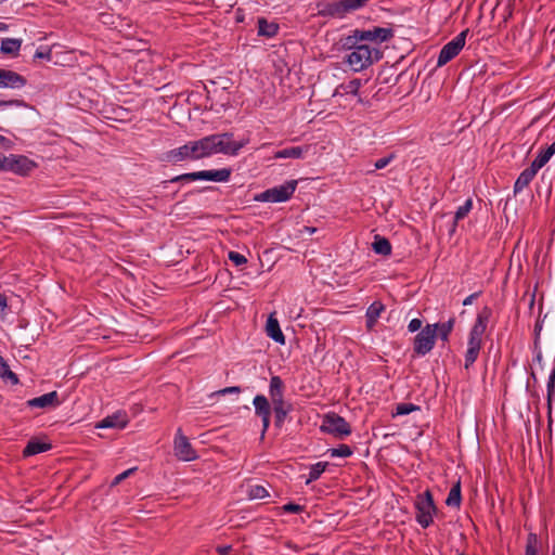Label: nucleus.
Instances as JSON below:
<instances>
[{
	"instance_id": "nucleus-48",
	"label": "nucleus",
	"mask_w": 555,
	"mask_h": 555,
	"mask_svg": "<svg viewBox=\"0 0 555 555\" xmlns=\"http://www.w3.org/2000/svg\"><path fill=\"white\" fill-rule=\"evenodd\" d=\"M271 401L273 404V410H275L278 408H282V409L291 408V405L284 401L283 397L271 399Z\"/></svg>"
},
{
	"instance_id": "nucleus-15",
	"label": "nucleus",
	"mask_w": 555,
	"mask_h": 555,
	"mask_svg": "<svg viewBox=\"0 0 555 555\" xmlns=\"http://www.w3.org/2000/svg\"><path fill=\"white\" fill-rule=\"evenodd\" d=\"M357 34H359L360 40L363 41H375L378 40L380 42L387 41L392 38L393 33L390 28L375 27L372 30H359L357 29Z\"/></svg>"
},
{
	"instance_id": "nucleus-4",
	"label": "nucleus",
	"mask_w": 555,
	"mask_h": 555,
	"mask_svg": "<svg viewBox=\"0 0 555 555\" xmlns=\"http://www.w3.org/2000/svg\"><path fill=\"white\" fill-rule=\"evenodd\" d=\"M415 508L417 522L423 528H428L433 522V515L437 512L433 494L429 490L416 496Z\"/></svg>"
},
{
	"instance_id": "nucleus-3",
	"label": "nucleus",
	"mask_w": 555,
	"mask_h": 555,
	"mask_svg": "<svg viewBox=\"0 0 555 555\" xmlns=\"http://www.w3.org/2000/svg\"><path fill=\"white\" fill-rule=\"evenodd\" d=\"M382 57L380 52L376 49H372L367 44H360L356 47L346 56V63L354 72H361L373 64L374 61H378Z\"/></svg>"
},
{
	"instance_id": "nucleus-42",
	"label": "nucleus",
	"mask_w": 555,
	"mask_h": 555,
	"mask_svg": "<svg viewBox=\"0 0 555 555\" xmlns=\"http://www.w3.org/2000/svg\"><path fill=\"white\" fill-rule=\"evenodd\" d=\"M229 259L235 264V266H242L247 262V259L244 255H241L236 251H230L229 253Z\"/></svg>"
},
{
	"instance_id": "nucleus-21",
	"label": "nucleus",
	"mask_w": 555,
	"mask_h": 555,
	"mask_svg": "<svg viewBox=\"0 0 555 555\" xmlns=\"http://www.w3.org/2000/svg\"><path fill=\"white\" fill-rule=\"evenodd\" d=\"M51 449V444L47 442H41L39 440L33 439L29 440L25 449L23 450L24 456H31L41 452H46Z\"/></svg>"
},
{
	"instance_id": "nucleus-40",
	"label": "nucleus",
	"mask_w": 555,
	"mask_h": 555,
	"mask_svg": "<svg viewBox=\"0 0 555 555\" xmlns=\"http://www.w3.org/2000/svg\"><path fill=\"white\" fill-rule=\"evenodd\" d=\"M332 456H341L348 457L352 454V451L349 446L340 444L338 448L331 449Z\"/></svg>"
},
{
	"instance_id": "nucleus-46",
	"label": "nucleus",
	"mask_w": 555,
	"mask_h": 555,
	"mask_svg": "<svg viewBox=\"0 0 555 555\" xmlns=\"http://www.w3.org/2000/svg\"><path fill=\"white\" fill-rule=\"evenodd\" d=\"M551 157L552 155H550V153L546 150H544L537 156L535 159L538 160V163L544 166L551 159Z\"/></svg>"
},
{
	"instance_id": "nucleus-59",
	"label": "nucleus",
	"mask_w": 555,
	"mask_h": 555,
	"mask_svg": "<svg viewBox=\"0 0 555 555\" xmlns=\"http://www.w3.org/2000/svg\"><path fill=\"white\" fill-rule=\"evenodd\" d=\"M7 29H8V25L2 23V22H0V31H4Z\"/></svg>"
},
{
	"instance_id": "nucleus-12",
	"label": "nucleus",
	"mask_w": 555,
	"mask_h": 555,
	"mask_svg": "<svg viewBox=\"0 0 555 555\" xmlns=\"http://www.w3.org/2000/svg\"><path fill=\"white\" fill-rule=\"evenodd\" d=\"M166 159L169 163L177 164L184 160H198L199 158L194 142L189 141L184 145L167 152Z\"/></svg>"
},
{
	"instance_id": "nucleus-29",
	"label": "nucleus",
	"mask_w": 555,
	"mask_h": 555,
	"mask_svg": "<svg viewBox=\"0 0 555 555\" xmlns=\"http://www.w3.org/2000/svg\"><path fill=\"white\" fill-rule=\"evenodd\" d=\"M284 384L280 376H272L270 379L269 393L270 398L283 397Z\"/></svg>"
},
{
	"instance_id": "nucleus-17",
	"label": "nucleus",
	"mask_w": 555,
	"mask_h": 555,
	"mask_svg": "<svg viewBox=\"0 0 555 555\" xmlns=\"http://www.w3.org/2000/svg\"><path fill=\"white\" fill-rule=\"evenodd\" d=\"M267 335L272 338L275 343L281 345L285 344L284 334L280 327V323L278 319L274 317V313H271L267 320L266 324Z\"/></svg>"
},
{
	"instance_id": "nucleus-55",
	"label": "nucleus",
	"mask_w": 555,
	"mask_h": 555,
	"mask_svg": "<svg viewBox=\"0 0 555 555\" xmlns=\"http://www.w3.org/2000/svg\"><path fill=\"white\" fill-rule=\"evenodd\" d=\"M7 297L0 294V310L3 311L7 308Z\"/></svg>"
},
{
	"instance_id": "nucleus-34",
	"label": "nucleus",
	"mask_w": 555,
	"mask_h": 555,
	"mask_svg": "<svg viewBox=\"0 0 555 555\" xmlns=\"http://www.w3.org/2000/svg\"><path fill=\"white\" fill-rule=\"evenodd\" d=\"M207 170L183 173L178 176L171 180V182L186 180V181H196V180H206Z\"/></svg>"
},
{
	"instance_id": "nucleus-30",
	"label": "nucleus",
	"mask_w": 555,
	"mask_h": 555,
	"mask_svg": "<svg viewBox=\"0 0 555 555\" xmlns=\"http://www.w3.org/2000/svg\"><path fill=\"white\" fill-rule=\"evenodd\" d=\"M231 169L222 168L219 170H207L206 180L216 182H227L230 179Z\"/></svg>"
},
{
	"instance_id": "nucleus-20",
	"label": "nucleus",
	"mask_w": 555,
	"mask_h": 555,
	"mask_svg": "<svg viewBox=\"0 0 555 555\" xmlns=\"http://www.w3.org/2000/svg\"><path fill=\"white\" fill-rule=\"evenodd\" d=\"M199 159L214 155L210 135L193 141Z\"/></svg>"
},
{
	"instance_id": "nucleus-16",
	"label": "nucleus",
	"mask_w": 555,
	"mask_h": 555,
	"mask_svg": "<svg viewBox=\"0 0 555 555\" xmlns=\"http://www.w3.org/2000/svg\"><path fill=\"white\" fill-rule=\"evenodd\" d=\"M60 404H61V401L59 399V393L56 391H51V392L44 393L40 397L33 398L27 401V405L29 408H36V409L54 408Z\"/></svg>"
},
{
	"instance_id": "nucleus-39",
	"label": "nucleus",
	"mask_w": 555,
	"mask_h": 555,
	"mask_svg": "<svg viewBox=\"0 0 555 555\" xmlns=\"http://www.w3.org/2000/svg\"><path fill=\"white\" fill-rule=\"evenodd\" d=\"M420 406L413 403H399L396 406V415H406L411 412L418 411Z\"/></svg>"
},
{
	"instance_id": "nucleus-25",
	"label": "nucleus",
	"mask_w": 555,
	"mask_h": 555,
	"mask_svg": "<svg viewBox=\"0 0 555 555\" xmlns=\"http://www.w3.org/2000/svg\"><path fill=\"white\" fill-rule=\"evenodd\" d=\"M372 248L378 255L388 256L391 254L390 242L387 238L382 237L379 235L375 236V240L372 244Z\"/></svg>"
},
{
	"instance_id": "nucleus-9",
	"label": "nucleus",
	"mask_w": 555,
	"mask_h": 555,
	"mask_svg": "<svg viewBox=\"0 0 555 555\" xmlns=\"http://www.w3.org/2000/svg\"><path fill=\"white\" fill-rule=\"evenodd\" d=\"M468 29L461 31L450 42L444 44L439 53L437 66H443L454 59L465 46Z\"/></svg>"
},
{
	"instance_id": "nucleus-41",
	"label": "nucleus",
	"mask_w": 555,
	"mask_h": 555,
	"mask_svg": "<svg viewBox=\"0 0 555 555\" xmlns=\"http://www.w3.org/2000/svg\"><path fill=\"white\" fill-rule=\"evenodd\" d=\"M289 411H291V408H286V409L278 408L274 410L275 425L278 427L282 426V424L284 423Z\"/></svg>"
},
{
	"instance_id": "nucleus-35",
	"label": "nucleus",
	"mask_w": 555,
	"mask_h": 555,
	"mask_svg": "<svg viewBox=\"0 0 555 555\" xmlns=\"http://www.w3.org/2000/svg\"><path fill=\"white\" fill-rule=\"evenodd\" d=\"M326 466H327V463H324V462H319V463L313 464L310 468L309 478L307 479L306 483H310V482L317 480L321 476V474L325 470Z\"/></svg>"
},
{
	"instance_id": "nucleus-10",
	"label": "nucleus",
	"mask_w": 555,
	"mask_h": 555,
	"mask_svg": "<svg viewBox=\"0 0 555 555\" xmlns=\"http://www.w3.org/2000/svg\"><path fill=\"white\" fill-rule=\"evenodd\" d=\"M436 340V325H426L414 338V352L418 356H425L431 351Z\"/></svg>"
},
{
	"instance_id": "nucleus-49",
	"label": "nucleus",
	"mask_w": 555,
	"mask_h": 555,
	"mask_svg": "<svg viewBox=\"0 0 555 555\" xmlns=\"http://www.w3.org/2000/svg\"><path fill=\"white\" fill-rule=\"evenodd\" d=\"M240 392H241L240 387L232 386V387L223 388V389L219 390L217 393L218 395H227V393H240Z\"/></svg>"
},
{
	"instance_id": "nucleus-2",
	"label": "nucleus",
	"mask_w": 555,
	"mask_h": 555,
	"mask_svg": "<svg viewBox=\"0 0 555 555\" xmlns=\"http://www.w3.org/2000/svg\"><path fill=\"white\" fill-rule=\"evenodd\" d=\"M367 0H322L318 2V14L323 17L343 18L366 4Z\"/></svg>"
},
{
	"instance_id": "nucleus-1",
	"label": "nucleus",
	"mask_w": 555,
	"mask_h": 555,
	"mask_svg": "<svg viewBox=\"0 0 555 555\" xmlns=\"http://www.w3.org/2000/svg\"><path fill=\"white\" fill-rule=\"evenodd\" d=\"M491 317V309L485 307L477 314L474 326L469 332V337L467 341V350L465 353V364L464 367L468 370L477 360L481 345H482V336L486 332L489 319Z\"/></svg>"
},
{
	"instance_id": "nucleus-38",
	"label": "nucleus",
	"mask_w": 555,
	"mask_h": 555,
	"mask_svg": "<svg viewBox=\"0 0 555 555\" xmlns=\"http://www.w3.org/2000/svg\"><path fill=\"white\" fill-rule=\"evenodd\" d=\"M359 41H361L359 38V34H357V30H354L352 35L347 36L341 40L343 48L352 51L356 47L359 46Z\"/></svg>"
},
{
	"instance_id": "nucleus-54",
	"label": "nucleus",
	"mask_w": 555,
	"mask_h": 555,
	"mask_svg": "<svg viewBox=\"0 0 555 555\" xmlns=\"http://www.w3.org/2000/svg\"><path fill=\"white\" fill-rule=\"evenodd\" d=\"M14 104L15 105H20V104H22V102L18 101V100H11V101H2V100H0V106L14 105Z\"/></svg>"
},
{
	"instance_id": "nucleus-44",
	"label": "nucleus",
	"mask_w": 555,
	"mask_h": 555,
	"mask_svg": "<svg viewBox=\"0 0 555 555\" xmlns=\"http://www.w3.org/2000/svg\"><path fill=\"white\" fill-rule=\"evenodd\" d=\"M137 468H129L127 470H125L124 473L117 475L114 480L112 481V486H117L119 485L122 480H125L126 478H128Z\"/></svg>"
},
{
	"instance_id": "nucleus-57",
	"label": "nucleus",
	"mask_w": 555,
	"mask_h": 555,
	"mask_svg": "<svg viewBox=\"0 0 555 555\" xmlns=\"http://www.w3.org/2000/svg\"><path fill=\"white\" fill-rule=\"evenodd\" d=\"M305 231L308 232L309 234H313L317 231V229L312 227H305Z\"/></svg>"
},
{
	"instance_id": "nucleus-27",
	"label": "nucleus",
	"mask_w": 555,
	"mask_h": 555,
	"mask_svg": "<svg viewBox=\"0 0 555 555\" xmlns=\"http://www.w3.org/2000/svg\"><path fill=\"white\" fill-rule=\"evenodd\" d=\"M461 500H462L461 481L457 480L456 483H454L453 487L451 488V490L448 494V498L446 500V504L448 506H452V507H460Z\"/></svg>"
},
{
	"instance_id": "nucleus-51",
	"label": "nucleus",
	"mask_w": 555,
	"mask_h": 555,
	"mask_svg": "<svg viewBox=\"0 0 555 555\" xmlns=\"http://www.w3.org/2000/svg\"><path fill=\"white\" fill-rule=\"evenodd\" d=\"M232 550V546L231 545H220L217 547V552L220 554V555H228Z\"/></svg>"
},
{
	"instance_id": "nucleus-43",
	"label": "nucleus",
	"mask_w": 555,
	"mask_h": 555,
	"mask_svg": "<svg viewBox=\"0 0 555 555\" xmlns=\"http://www.w3.org/2000/svg\"><path fill=\"white\" fill-rule=\"evenodd\" d=\"M393 158H395V154L393 153L389 154L386 157L379 158V159H377L375 162L374 168L375 169H383L386 166H388L392 162Z\"/></svg>"
},
{
	"instance_id": "nucleus-8",
	"label": "nucleus",
	"mask_w": 555,
	"mask_h": 555,
	"mask_svg": "<svg viewBox=\"0 0 555 555\" xmlns=\"http://www.w3.org/2000/svg\"><path fill=\"white\" fill-rule=\"evenodd\" d=\"M35 167V163L26 156L10 155L0 158V169L11 171L21 176L30 172Z\"/></svg>"
},
{
	"instance_id": "nucleus-18",
	"label": "nucleus",
	"mask_w": 555,
	"mask_h": 555,
	"mask_svg": "<svg viewBox=\"0 0 555 555\" xmlns=\"http://www.w3.org/2000/svg\"><path fill=\"white\" fill-rule=\"evenodd\" d=\"M128 424L126 415L115 414L105 417L98 424V428H125Z\"/></svg>"
},
{
	"instance_id": "nucleus-61",
	"label": "nucleus",
	"mask_w": 555,
	"mask_h": 555,
	"mask_svg": "<svg viewBox=\"0 0 555 555\" xmlns=\"http://www.w3.org/2000/svg\"><path fill=\"white\" fill-rule=\"evenodd\" d=\"M459 555H464V554H459Z\"/></svg>"
},
{
	"instance_id": "nucleus-26",
	"label": "nucleus",
	"mask_w": 555,
	"mask_h": 555,
	"mask_svg": "<svg viewBox=\"0 0 555 555\" xmlns=\"http://www.w3.org/2000/svg\"><path fill=\"white\" fill-rule=\"evenodd\" d=\"M455 320L451 318L447 322L436 323V337H440L441 340L447 341L449 339V335L451 334Z\"/></svg>"
},
{
	"instance_id": "nucleus-32",
	"label": "nucleus",
	"mask_w": 555,
	"mask_h": 555,
	"mask_svg": "<svg viewBox=\"0 0 555 555\" xmlns=\"http://www.w3.org/2000/svg\"><path fill=\"white\" fill-rule=\"evenodd\" d=\"M541 542L535 533H529L527 537L525 555H539Z\"/></svg>"
},
{
	"instance_id": "nucleus-31",
	"label": "nucleus",
	"mask_w": 555,
	"mask_h": 555,
	"mask_svg": "<svg viewBox=\"0 0 555 555\" xmlns=\"http://www.w3.org/2000/svg\"><path fill=\"white\" fill-rule=\"evenodd\" d=\"M534 176L529 172L527 169H525L519 177L517 178L515 184H514V193H519L522 191L526 186L529 185V183L532 181Z\"/></svg>"
},
{
	"instance_id": "nucleus-24",
	"label": "nucleus",
	"mask_w": 555,
	"mask_h": 555,
	"mask_svg": "<svg viewBox=\"0 0 555 555\" xmlns=\"http://www.w3.org/2000/svg\"><path fill=\"white\" fill-rule=\"evenodd\" d=\"M361 79H352L346 83H341L336 88L335 94H353L356 95L361 88Z\"/></svg>"
},
{
	"instance_id": "nucleus-7",
	"label": "nucleus",
	"mask_w": 555,
	"mask_h": 555,
	"mask_svg": "<svg viewBox=\"0 0 555 555\" xmlns=\"http://www.w3.org/2000/svg\"><path fill=\"white\" fill-rule=\"evenodd\" d=\"M297 186L296 180L287 181L283 185L274 186L272 189L266 190L256 196L257 201L261 202H271V203H280L285 202L292 197Z\"/></svg>"
},
{
	"instance_id": "nucleus-11",
	"label": "nucleus",
	"mask_w": 555,
	"mask_h": 555,
	"mask_svg": "<svg viewBox=\"0 0 555 555\" xmlns=\"http://www.w3.org/2000/svg\"><path fill=\"white\" fill-rule=\"evenodd\" d=\"M173 450L176 456L181 461L190 462L197 457L196 451L193 449L189 439L182 434L181 428L177 430Z\"/></svg>"
},
{
	"instance_id": "nucleus-6",
	"label": "nucleus",
	"mask_w": 555,
	"mask_h": 555,
	"mask_svg": "<svg viewBox=\"0 0 555 555\" xmlns=\"http://www.w3.org/2000/svg\"><path fill=\"white\" fill-rule=\"evenodd\" d=\"M320 429L337 438H343L351 434L350 425L344 417L335 413H328L323 417Z\"/></svg>"
},
{
	"instance_id": "nucleus-23",
	"label": "nucleus",
	"mask_w": 555,
	"mask_h": 555,
	"mask_svg": "<svg viewBox=\"0 0 555 555\" xmlns=\"http://www.w3.org/2000/svg\"><path fill=\"white\" fill-rule=\"evenodd\" d=\"M308 151V147L302 146H292L281 151H278L274 154V158H301L304 154Z\"/></svg>"
},
{
	"instance_id": "nucleus-58",
	"label": "nucleus",
	"mask_w": 555,
	"mask_h": 555,
	"mask_svg": "<svg viewBox=\"0 0 555 555\" xmlns=\"http://www.w3.org/2000/svg\"><path fill=\"white\" fill-rule=\"evenodd\" d=\"M554 380H555V371L552 373V376H551L550 383H548V387L553 386Z\"/></svg>"
},
{
	"instance_id": "nucleus-33",
	"label": "nucleus",
	"mask_w": 555,
	"mask_h": 555,
	"mask_svg": "<svg viewBox=\"0 0 555 555\" xmlns=\"http://www.w3.org/2000/svg\"><path fill=\"white\" fill-rule=\"evenodd\" d=\"M0 377L3 379H8L11 384L16 385L18 383V377L15 373H13L5 360L0 356Z\"/></svg>"
},
{
	"instance_id": "nucleus-53",
	"label": "nucleus",
	"mask_w": 555,
	"mask_h": 555,
	"mask_svg": "<svg viewBox=\"0 0 555 555\" xmlns=\"http://www.w3.org/2000/svg\"><path fill=\"white\" fill-rule=\"evenodd\" d=\"M478 295H479L478 293H474V294H472V295L467 296V297L464 299L463 305H464V306L472 305L473 300H474L475 298H477V297H478Z\"/></svg>"
},
{
	"instance_id": "nucleus-36",
	"label": "nucleus",
	"mask_w": 555,
	"mask_h": 555,
	"mask_svg": "<svg viewBox=\"0 0 555 555\" xmlns=\"http://www.w3.org/2000/svg\"><path fill=\"white\" fill-rule=\"evenodd\" d=\"M473 207V201L468 198L462 206L457 208L454 216V225L462 219H464Z\"/></svg>"
},
{
	"instance_id": "nucleus-45",
	"label": "nucleus",
	"mask_w": 555,
	"mask_h": 555,
	"mask_svg": "<svg viewBox=\"0 0 555 555\" xmlns=\"http://www.w3.org/2000/svg\"><path fill=\"white\" fill-rule=\"evenodd\" d=\"M282 508L287 513H300L304 509L301 505L295 503L285 504Z\"/></svg>"
},
{
	"instance_id": "nucleus-14",
	"label": "nucleus",
	"mask_w": 555,
	"mask_h": 555,
	"mask_svg": "<svg viewBox=\"0 0 555 555\" xmlns=\"http://www.w3.org/2000/svg\"><path fill=\"white\" fill-rule=\"evenodd\" d=\"M26 85V79L9 69L0 68V88H22Z\"/></svg>"
},
{
	"instance_id": "nucleus-19",
	"label": "nucleus",
	"mask_w": 555,
	"mask_h": 555,
	"mask_svg": "<svg viewBox=\"0 0 555 555\" xmlns=\"http://www.w3.org/2000/svg\"><path fill=\"white\" fill-rule=\"evenodd\" d=\"M385 310V306L380 301H374L366 310V327L372 330Z\"/></svg>"
},
{
	"instance_id": "nucleus-52",
	"label": "nucleus",
	"mask_w": 555,
	"mask_h": 555,
	"mask_svg": "<svg viewBox=\"0 0 555 555\" xmlns=\"http://www.w3.org/2000/svg\"><path fill=\"white\" fill-rule=\"evenodd\" d=\"M35 57L36 59H47V60H50L51 59V52L50 51H48V52L37 51L35 53Z\"/></svg>"
},
{
	"instance_id": "nucleus-47",
	"label": "nucleus",
	"mask_w": 555,
	"mask_h": 555,
	"mask_svg": "<svg viewBox=\"0 0 555 555\" xmlns=\"http://www.w3.org/2000/svg\"><path fill=\"white\" fill-rule=\"evenodd\" d=\"M408 328L410 332L414 333L422 328V321L420 319H413L410 321Z\"/></svg>"
},
{
	"instance_id": "nucleus-37",
	"label": "nucleus",
	"mask_w": 555,
	"mask_h": 555,
	"mask_svg": "<svg viewBox=\"0 0 555 555\" xmlns=\"http://www.w3.org/2000/svg\"><path fill=\"white\" fill-rule=\"evenodd\" d=\"M249 499H264L269 496L268 490L260 485L250 486L248 490Z\"/></svg>"
},
{
	"instance_id": "nucleus-22",
	"label": "nucleus",
	"mask_w": 555,
	"mask_h": 555,
	"mask_svg": "<svg viewBox=\"0 0 555 555\" xmlns=\"http://www.w3.org/2000/svg\"><path fill=\"white\" fill-rule=\"evenodd\" d=\"M21 46H22L21 39L7 38V39L2 40L0 51L3 54L16 56V55H18Z\"/></svg>"
},
{
	"instance_id": "nucleus-5",
	"label": "nucleus",
	"mask_w": 555,
	"mask_h": 555,
	"mask_svg": "<svg viewBox=\"0 0 555 555\" xmlns=\"http://www.w3.org/2000/svg\"><path fill=\"white\" fill-rule=\"evenodd\" d=\"M230 132L210 134L214 154L237 155L238 151L246 144L245 141L236 142L232 140Z\"/></svg>"
},
{
	"instance_id": "nucleus-60",
	"label": "nucleus",
	"mask_w": 555,
	"mask_h": 555,
	"mask_svg": "<svg viewBox=\"0 0 555 555\" xmlns=\"http://www.w3.org/2000/svg\"><path fill=\"white\" fill-rule=\"evenodd\" d=\"M4 0H0V3L3 2Z\"/></svg>"
},
{
	"instance_id": "nucleus-13",
	"label": "nucleus",
	"mask_w": 555,
	"mask_h": 555,
	"mask_svg": "<svg viewBox=\"0 0 555 555\" xmlns=\"http://www.w3.org/2000/svg\"><path fill=\"white\" fill-rule=\"evenodd\" d=\"M254 406L256 415L261 417L262 421V431L261 438L264 437V434L270 425V415L271 409L268 399L262 395H257L254 398Z\"/></svg>"
},
{
	"instance_id": "nucleus-28",
	"label": "nucleus",
	"mask_w": 555,
	"mask_h": 555,
	"mask_svg": "<svg viewBox=\"0 0 555 555\" xmlns=\"http://www.w3.org/2000/svg\"><path fill=\"white\" fill-rule=\"evenodd\" d=\"M279 26L274 23H268L264 18L258 20V34L264 37H273L276 35Z\"/></svg>"
},
{
	"instance_id": "nucleus-56",
	"label": "nucleus",
	"mask_w": 555,
	"mask_h": 555,
	"mask_svg": "<svg viewBox=\"0 0 555 555\" xmlns=\"http://www.w3.org/2000/svg\"><path fill=\"white\" fill-rule=\"evenodd\" d=\"M546 151L550 153V155L555 154V141L546 149Z\"/></svg>"
},
{
	"instance_id": "nucleus-50",
	"label": "nucleus",
	"mask_w": 555,
	"mask_h": 555,
	"mask_svg": "<svg viewBox=\"0 0 555 555\" xmlns=\"http://www.w3.org/2000/svg\"><path fill=\"white\" fill-rule=\"evenodd\" d=\"M542 167H543V166H542L540 163H538V160H537V159H534V160L531 163L530 167H528V168H526V169H527L529 172H531V173L535 177L537 172H538Z\"/></svg>"
}]
</instances>
